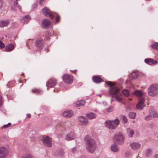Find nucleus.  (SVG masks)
Returning <instances> with one entry per match:
<instances>
[{"label": "nucleus", "instance_id": "f257e3e1", "mask_svg": "<svg viewBox=\"0 0 158 158\" xmlns=\"http://www.w3.org/2000/svg\"><path fill=\"white\" fill-rule=\"evenodd\" d=\"M108 85L111 86L109 90V93L111 97H113L115 96L116 100L118 102H120L123 98V96L119 92V89L114 86V84L111 81H107L106 82Z\"/></svg>", "mask_w": 158, "mask_h": 158}, {"label": "nucleus", "instance_id": "f03ea898", "mask_svg": "<svg viewBox=\"0 0 158 158\" xmlns=\"http://www.w3.org/2000/svg\"><path fill=\"white\" fill-rule=\"evenodd\" d=\"M85 139L87 151L90 153H93L95 151L96 147L95 141L89 135L85 136Z\"/></svg>", "mask_w": 158, "mask_h": 158}, {"label": "nucleus", "instance_id": "7ed1b4c3", "mask_svg": "<svg viewBox=\"0 0 158 158\" xmlns=\"http://www.w3.org/2000/svg\"><path fill=\"white\" fill-rule=\"evenodd\" d=\"M105 123L107 128L111 130L115 129L119 124V121L118 118H116L114 120L106 121Z\"/></svg>", "mask_w": 158, "mask_h": 158}, {"label": "nucleus", "instance_id": "20e7f679", "mask_svg": "<svg viewBox=\"0 0 158 158\" xmlns=\"http://www.w3.org/2000/svg\"><path fill=\"white\" fill-rule=\"evenodd\" d=\"M42 12L46 16H48L50 17L52 19H53L54 17L55 16V15H57V17L56 18V22L58 23L60 20V17L57 14L54 13L50 10L48 9L45 7L42 10Z\"/></svg>", "mask_w": 158, "mask_h": 158}, {"label": "nucleus", "instance_id": "39448f33", "mask_svg": "<svg viewBox=\"0 0 158 158\" xmlns=\"http://www.w3.org/2000/svg\"><path fill=\"white\" fill-rule=\"evenodd\" d=\"M125 139L124 135L121 132L116 133L114 137V139L119 145L123 144Z\"/></svg>", "mask_w": 158, "mask_h": 158}, {"label": "nucleus", "instance_id": "423d86ee", "mask_svg": "<svg viewBox=\"0 0 158 158\" xmlns=\"http://www.w3.org/2000/svg\"><path fill=\"white\" fill-rule=\"evenodd\" d=\"M148 93L149 95L155 96L158 94V85L153 84L151 85L148 88Z\"/></svg>", "mask_w": 158, "mask_h": 158}, {"label": "nucleus", "instance_id": "0eeeda50", "mask_svg": "<svg viewBox=\"0 0 158 158\" xmlns=\"http://www.w3.org/2000/svg\"><path fill=\"white\" fill-rule=\"evenodd\" d=\"M42 141L43 143L45 146L49 148L52 146L51 139L49 136L45 135L43 136Z\"/></svg>", "mask_w": 158, "mask_h": 158}, {"label": "nucleus", "instance_id": "6e6552de", "mask_svg": "<svg viewBox=\"0 0 158 158\" xmlns=\"http://www.w3.org/2000/svg\"><path fill=\"white\" fill-rule=\"evenodd\" d=\"M63 80L67 84H70L73 81V76L70 75L66 74L63 76Z\"/></svg>", "mask_w": 158, "mask_h": 158}, {"label": "nucleus", "instance_id": "1a4fd4ad", "mask_svg": "<svg viewBox=\"0 0 158 158\" xmlns=\"http://www.w3.org/2000/svg\"><path fill=\"white\" fill-rule=\"evenodd\" d=\"M8 154V150L7 148L4 147L0 148V158H6Z\"/></svg>", "mask_w": 158, "mask_h": 158}, {"label": "nucleus", "instance_id": "9d476101", "mask_svg": "<svg viewBox=\"0 0 158 158\" xmlns=\"http://www.w3.org/2000/svg\"><path fill=\"white\" fill-rule=\"evenodd\" d=\"M144 102L145 99L143 97L140 98L139 100V102L136 105L137 108L140 110H142L145 106L144 103Z\"/></svg>", "mask_w": 158, "mask_h": 158}, {"label": "nucleus", "instance_id": "9b49d317", "mask_svg": "<svg viewBox=\"0 0 158 158\" xmlns=\"http://www.w3.org/2000/svg\"><path fill=\"white\" fill-rule=\"evenodd\" d=\"M56 84V80L53 79H50L46 83V86L48 89V88H51L54 87Z\"/></svg>", "mask_w": 158, "mask_h": 158}, {"label": "nucleus", "instance_id": "f8f14e48", "mask_svg": "<svg viewBox=\"0 0 158 158\" xmlns=\"http://www.w3.org/2000/svg\"><path fill=\"white\" fill-rule=\"evenodd\" d=\"M130 146L132 149L136 150L140 148L141 144L138 142H134L130 143Z\"/></svg>", "mask_w": 158, "mask_h": 158}, {"label": "nucleus", "instance_id": "ddd939ff", "mask_svg": "<svg viewBox=\"0 0 158 158\" xmlns=\"http://www.w3.org/2000/svg\"><path fill=\"white\" fill-rule=\"evenodd\" d=\"M75 135L73 132L69 133L65 137V139L67 141L73 139L75 138Z\"/></svg>", "mask_w": 158, "mask_h": 158}, {"label": "nucleus", "instance_id": "4468645a", "mask_svg": "<svg viewBox=\"0 0 158 158\" xmlns=\"http://www.w3.org/2000/svg\"><path fill=\"white\" fill-rule=\"evenodd\" d=\"M144 61L146 63L149 65L156 64L157 63V61L156 60L152 59H146Z\"/></svg>", "mask_w": 158, "mask_h": 158}, {"label": "nucleus", "instance_id": "2eb2a0df", "mask_svg": "<svg viewBox=\"0 0 158 158\" xmlns=\"http://www.w3.org/2000/svg\"><path fill=\"white\" fill-rule=\"evenodd\" d=\"M10 23V21L8 20H0V27H6Z\"/></svg>", "mask_w": 158, "mask_h": 158}, {"label": "nucleus", "instance_id": "dca6fc26", "mask_svg": "<svg viewBox=\"0 0 158 158\" xmlns=\"http://www.w3.org/2000/svg\"><path fill=\"white\" fill-rule=\"evenodd\" d=\"M78 120L83 125H86L88 122L87 119L82 116H80L78 117Z\"/></svg>", "mask_w": 158, "mask_h": 158}, {"label": "nucleus", "instance_id": "f3484780", "mask_svg": "<svg viewBox=\"0 0 158 158\" xmlns=\"http://www.w3.org/2000/svg\"><path fill=\"white\" fill-rule=\"evenodd\" d=\"M62 115L64 117H70L73 115V112L71 110L65 111L63 113Z\"/></svg>", "mask_w": 158, "mask_h": 158}, {"label": "nucleus", "instance_id": "a211bd4d", "mask_svg": "<svg viewBox=\"0 0 158 158\" xmlns=\"http://www.w3.org/2000/svg\"><path fill=\"white\" fill-rule=\"evenodd\" d=\"M51 23L49 20L45 19L42 21V26L43 27L47 28Z\"/></svg>", "mask_w": 158, "mask_h": 158}, {"label": "nucleus", "instance_id": "6ab92c4d", "mask_svg": "<svg viewBox=\"0 0 158 158\" xmlns=\"http://www.w3.org/2000/svg\"><path fill=\"white\" fill-rule=\"evenodd\" d=\"M127 133L128 136L132 137L134 134V131L131 129L128 128L127 129Z\"/></svg>", "mask_w": 158, "mask_h": 158}, {"label": "nucleus", "instance_id": "aec40b11", "mask_svg": "<svg viewBox=\"0 0 158 158\" xmlns=\"http://www.w3.org/2000/svg\"><path fill=\"white\" fill-rule=\"evenodd\" d=\"M111 150L114 152H119V149L115 143L112 144L111 147Z\"/></svg>", "mask_w": 158, "mask_h": 158}, {"label": "nucleus", "instance_id": "412c9836", "mask_svg": "<svg viewBox=\"0 0 158 158\" xmlns=\"http://www.w3.org/2000/svg\"><path fill=\"white\" fill-rule=\"evenodd\" d=\"M14 45L13 44H10L7 45L5 48V50L7 52L12 51L14 48Z\"/></svg>", "mask_w": 158, "mask_h": 158}, {"label": "nucleus", "instance_id": "4be33fe9", "mask_svg": "<svg viewBox=\"0 0 158 158\" xmlns=\"http://www.w3.org/2000/svg\"><path fill=\"white\" fill-rule=\"evenodd\" d=\"M30 17L28 15H27L25 16L22 19V21L23 23L25 24L27 23L30 19Z\"/></svg>", "mask_w": 158, "mask_h": 158}, {"label": "nucleus", "instance_id": "5701e85b", "mask_svg": "<svg viewBox=\"0 0 158 158\" xmlns=\"http://www.w3.org/2000/svg\"><path fill=\"white\" fill-rule=\"evenodd\" d=\"M86 116L89 119H92L96 117V115L94 113H89L86 114Z\"/></svg>", "mask_w": 158, "mask_h": 158}, {"label": "nucleus", "instance_id": "b1692460", "mask_svg": "<svg viewBox=\"0 0 158 158\" xmlns=\"http://www.w3.org/2000/svg\"><path fill=\"white\" fill-rule=\"evenodd\" d=\"M93 80L96 83H98L103 81V80L98 76H95L93 78Z\"/></svg>", "mask_w": 158, "mask_h": 158}, {"label": "nucleus", "instance_id": "393cba45", "mask_svg": "<svg viewBox=\"0 0 158 158\" xmlns=\"http://www.w3.org/2000/svg\"><path fill=\"white\" fill-rule=\"evenodd\" d=\"M136 96L138 97H140L143 95V93L139 90H136L133 93Z\"/></svg>", "mask_w": 158, "mask_h": 158}, {"label": "nucleus", "instance_id": "a878e982", "mask_svg": "<svg viewBox=\"0 0 158 158\" xmlns=\"http://www.w3.org/2000/svg\"><path fill=\"white\" fill-rule=\"evenodd\" d=\"M85 102L84 100L78 101L76 102V106H83L85 105Z\"/></svg>", "mask_w": 158, "mask_h": 158}, {"label": "nucleus", "instance_id": "bb28decb", "mask_svg": "<svg viewBox=\"0 0 158 158\" xmlns=\"http://www.w3.org/2000/svg\"><path fill=\"white\" fill-rule=\"evenodd\" d=\"M152 153V150L151 149H147L145 152L146 156L147 157H150Z\"/></svg>", "mask_w": 158, "mask_h": 158}, {"label": "nucleus", "instance_id": "cd10ccee", "mask_svg": "<svg viewBox=\"0 0 158 158\" xmlns=\"http://www.w3.org/2000/svg\"><path fill=\"white\" fill-rule=\"evenodd\" d=\"M139 75V73L137 72H133L131 75V77L132 79L137 78Z\"/></svg>", "mask_w": 158, "mask_h": 158}, {"label": "nucleus", "instance_id": "c85d7f7f", "mask_svg": "<svg viewBox=\"0 0 158 158\" xmlns=\"http://www.w3.org/2000/svg\"><path fill=\"white\" fill-rule=\"evenodd\" d=\"M42 40H37L36 41L35 44L36 46L38 47H40L42 44Z\"/></svg>", "mask_w": 158, "mask_h": 158}, {"label": "nucleus", "instance_id": "c756f323", "mask_svg": "<svg viewBox=\"0 0 158 158\" xmlns=\"http://www.w3.org/2000/svg\"><path fill=\"white\" fill-rule=\"evenodd\" d=\"M150 114L152 116V117H157L158 116L157 113L156 111H151L150 113Z\"/></svg>", "mask_w": 158, "mask_h": 158}, {"label": "nucleus", "instance_id": "7c9ffc66", "mask_svg": "<svg viewBox=\"0 0 158 158\" xmlns=\"http://www.w3.org/2000/svg\"><path fill=\"white\" fill-rule=\"evenodd\" d=\"M122 93L126 97L128 96L130 94L128 90L125 89L123 90Z\"/></svg>", "mask_w": 158, "mask_h": 158}, {"label": "nucleus", "instance_id": "2f4dec72", "mask_svg": "<svg viewBox=\"0 0 158 158\" xmlns=\"http://www.w3.org/2000/svg\"><path fill=\"white\" fill-rule=\"evenodd\" d=\"M152 48L156 50H158V43L155 42L152 45Z\"/></svg>", "mask_w": 158, "mask_h": 158}, {"label": "nucleus", "instance_id": "473e14b6", "mask_svg": "<svg viewBox=\"0 0 158 158\" xmlns=\"http://www.w3.org/2000/svg\"><path fill=\"white\" fill-rule=\"evenodd\" d=\"M129 117L131 119H134L135 118L136 115V113L134 112H130L129 114Z\"/></svg>", "mask_w": 158, "mask_h": 158}, {"label": "nucleus", "instance_id": "72a5a7b5", "mask_svg": "<svg viewBox=\"0 0 158 158\" xmlns=\"http://www.w3.org/2000/svg\"><path fill=\"white\" fill-rule=\"evenodd\" d=\"M21 158H34L32 156L29 154H27L24 155Z\"/></svg>", "mask_w": 158, "mask_h": 158}, {"label": "nucleus", "instance_id": "f704fd0d", "mask_svg": "<svg viewBox=\"0 0 158 158\" xmlns=\"http://www.w3.org/2000/svg\"><path fill=\"white\" fill-rule=\"evenodd\" d=\"M32 92L37 94H40L42 93V91L38 89H35L32 90Z\"/></svg>", "mask_w": 158, "mask_h": 158}, {"label": "nucleus", "instance_id": "c9c22d12", "mask_svg": "<svg viewBox=\"0 0 158 158\" xmlns=\"http://www.w3.org/2000/svg\"><path fill=\"white\" fill-rule=\"evenodd\" d=\"M131 155V152L130 151L127 150L125 153V156L127 157H129Z\"/></svg>", "mask_w": 158, "mask_h": 158}, {"label": "nucleus", "instance_id": "e433bc0d", "mask_svg": "<svg viewBox=\"0 0 158 158\" xmlns=\"http://www.w3.org/2000/svg\"><path fill=\"white\" fill-rule=\"evenodd\" d=\"M14 5L15 6H16L20 10H21V6L20 5H19L17 2H14Z\"/></svg>", "mask_w": 158, "mask_h": 158}, {"label": "nucleus", "instance_id": "4c0bfd02", "mask_svg": "<svg viewBox=\"0 0 158 158\" xmlns=\"http://www.w3.org/2000/svg\"><path fill=\"white\" fill-rule=\"evenodd\" d=\"M152 116L150 114L145 117V119L146 120L148 121L150 120L152 118Z\"/></svg>", "mask_w": 158, "mask_h": 158}, {"label": "nucleus", "instance_id": "58836bf2", "mask_svg": "<svg viewBox=\"0 0 158 158\" xmlns=\"http://www.w3.org/2000/svg\"><path fill=\"white\" fill-rule=\"evenodd\" d=\"M107 111L109 112H112L113 110V106H110L106 109Z\"/></svg>", "mask_w": 158, "mask_h": 158}, {"label": "nucleus", "instance_id": "ea45409f", "mask_svg": "<svg viewBox=\"0 0 158 158\" xmlns=\"http://www.w3.org/2000/svg\"><path fill=\"white\" fill-rule=\"evenodd\" d=\"M122 119L123 122L124 123H126L127 122V118L125 116H122Z\"/></svg>", "mask_w": 158, "mask_h": 158}, {"label": "nucleus", "instance_id": "a19ab883", "mask_svg": "<svg viewBox=\"0 0 158 158\" xmlns=\"http://www.w3.org/2000/svg\"><path fill=\"white\" fill-rule=\"evenodd\" d=\"M5 46V45L4 43L0 40V48H3Z\"/></svg>", "mask_w": 158, "mask_h": 158}, {"label": "nucleus", "instance_id": "79ce46f5", "mask_svg": "<svg viewBox=\"0 0 158 158\" xmlns=\"http://www.w3.org/2000/svg\"><path fill=\"white\" fill-rule=\"evenodd\" d=\"M59 154L60 156H62L64 154V152L63 150H60V151L59 152Z\"/></svg>", "mask_w": 158, "mask_h": 158}, {"label": "nucleus", "instance_id": "37998d69", "mask_svg": "<svg viewBox=\"0 0 158 158\" xmlns=\"http://www.w3.org/2000/svg\"><path fill=\"white\" fill-rule=\"evenodd\" d=\"M13 6H11V10H13V11H15V6H15L14 5V4H13Z\"/></svg>", "mask_w": 158, "mask_h": 158}, {"label": "nucleus", "instance_id": "c03bdc74", "mask_svg": "<svg viewBox=\"0 0 158 158\" xmlns=\"http://www.w3.org/2000/svg\"><path fill=\"white\" fill-rule=\"evenodd\" d=\"M2 6V3L1 0H0V9H1Z\"/></svg>", "mask_w": 158, "mask_h": 158}, {"label": "nucleus", "instance_id": "a18cd8bd", "mask_svg": "<svg viewBox=\"0 0 158 158\" xmlns=\"http://www.w3.org/2000/svg\"><path fill=\"white\" fill-rule=\"evenodd\" d=\"M76 151V148H72V151L74 153Z\"/></svg>", "mask_w": 158, "mask_h": 158}, {"label": "nucleus", "instance_id": "49530a36", "mask_svg": "<svg viewBox=\"0 0 158 158\" xmlns=\"http://www.w3.org/2000/svg\"><path fill=\"white\" fill-rule=\"evenodd\" d=\"M2 97L0 96V106H1L2 104Z\"/></svg>", "mask_w": 158, "mask_h": 158}, {"label": "nucleus", "instance_id": "de8ad7c7", "mask_svg": "<svg viewBox=\"0 0 158 158\" xmlns=\"http://www.w3.org/2000/svg\"><path fill=\"white\" fill-rule=\"evenodd\" d=\"M155 136L157 137H158V131H157L155 134Z\"/></svg>", "mask_w": 158, "mask_h": 158}, {"label": "nucleus", "instance_id": "09e8293b", "mask_svg": "<svg viewBox=\"0 0 158 158\" xmlns=\"http://www.w3.org/2000/svg\"><path fill=\"white\" fill-rule=\"evenodd\" d=\"M8 127V125H5L3 127L4 128H6L7 127Z\"/></svg>", "mask_w": 158, "mask_h": 158}, {"label": "nucleus", "instance_id": "8fccbe9b", "mask_svg": "<svg viewBox=\"0 0 158 158\" xmlns=\"http://www.w3.org/2000/svg\"><path fill=\"white\" fill-rule=\"evenodd\" d=\"M44 1V0H40V5H41L42 3V2Z\"/></svg>", "mask_w": 158, "mask_h": 158}, {"label": "nucleus", "instance_id": "3c124183", "mask_svg": "<svg viewBox=\"0 0 158 158\" xmlns=\"http://www.w3.org/2000/svg\"><path fill=\"white\" fill-rule=\"evenodd\" d=\"M27 117L29 118H30L31 117V115L30 114H27Z\"/></svg>", "mask_w": 158, "mask_h": 158}, {"label": "nucleus", "instance_id": "603ef678", "mask_svg": "<svg viewBox=\"0 0 158 158\" xmlns=\"http://www.w3.org/2000/svg\"><path fill=\"white\" fill-rule=\"evenodd\" d=\"M154 158H158V154L154 156Z\"/></svg>", "mask_w": 158, "mask_h": 158}, {"label": "nucleus", "instance_id": "864d4df0", "mask_svg": "<svg viewBox=\"0 0 158 158\" xmlns=\"http://www.w3.org/2000/svg\"><path fill=\"white\" fill-rule=\"evenodd\" d=\"M32 7H34V8L37 7V5L36 4H35Z\"/></svg>", "mask_w": 158, "mask_h": 158}, {"label": "nucleus", "instance_id": "5fc2aeb1", "mask_svg": "<svg viewBox=\"0 0 158 158\" xmlns=\"http://www.w3.org/2000/svg\"><path fill=\"white\" fill-rule=\"evenodd\" d=\"M13 83V82H10L8 84V86H9L10 85V84Z\"/></svg>", "mask_w": 158, "mask_h": 158}, {"label": "nucleus", "instance_id": "6e6d98bb", "mask_svg": "<svg viewBox=\"0 0 158 158\" xmlns=\"http://www.w3.org/2000/svg\"><path fill=\"white\" fill-rule=\"evenodd\" d=\"M7 125L8 126V127L10 126L11 123H9Z\"/></svg>", "mask_w": 158, "mask_h": 158}, {"label": "nucleus", "instance_id": "4d7b16f0", "mask_svg": "<svg viewBox=\"0 0 158 158\" xmlns=\"http://www.w3.org/2000/svg\"><path fill=\"white\" fill-rule=\"evenodd\" d=\"M98 95L100 97H101V96H102V95L101 94H98Z\"/></svg>", "mask_w": 158, "mask_h": 158}]
</instances>
